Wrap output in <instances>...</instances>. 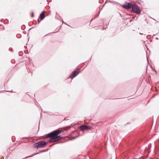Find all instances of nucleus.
Returning a JSON list of instances; mask_svg holds the SVG:
<instances>
[{"mask_svg": "<svg viewBox=\"0 0 159 159\" xmlns=\"http://www.w3.org/2000/svg\"><path fill=\"white\" fill-rule=\"evenodd\" d=\"M133 4L130 2L127 3L125 5H124L123 7L124 8L126 9H129L132 8Z\"/></svg>", "mask_w": 159, "mask_h": 159, "instance_id": "39448f33", "label": "nucleus"}, {"mask_svg": "<svg viewBox=\"0 0 159 159\" xmlns=\"http://www.w3.org/2000/svg\"><path fill=\"white\" fill-rule=\"evenodd\" d=\"M45 13L44 11L42 12L40 15V17L41 18V20H43L44 18L45 17Z\"/></svg>", "mask_w": 159, "mask_h": 159, "instance_id": "0eeeda50", "label": "nucleus"}, {"mask_svg": "<svg viewBox=\"0 0 159 159\" xmlns=\"http://www.w3.org/2000/svg\"><path fill=\"white\" fill-rule=\"evenodd\" d=\"M80 70L78 69V70H75L71 73V75L70 76V78L73 79L80 72Z\"/></svg>", "mask_w": 159, "mask_h": 159, "instance_id": "20e7f679", "label": "nucleus"}, {"mask_svg": "<svg viewBox=\"0 0 159 159\" xmlns=\"http://www.w3.org/2000/svg\"><path fill=\"white\" fill-rule=\"evenodd\" d=\"M132 12L136 13L137 14H139L141 13V10L139 7L136 4H133L132 7Z\"/></svg>", "mask_w": 159, "mask_h": 159, "instance_id": "f03ea898", "label": "nucleus"}, {"mask_svg": "<svg viewBox=\"0 0 159 159\" xmlns=\"http://www.w3.org/2000/svg\"><path fill=\"white\" fill-rule=\"evenodd\" d=\"M92 129V127H90V126L88 127V128H87V130H88L89 129Z\"/></svg>", "mask_w": 159, "mask_h": 159, "instance_id": "1a4fd4ad", "label": "nucleus"}, {"mask_svg": "<svg viewBox=\"0 0 159 159\" xmlns=\"http://www.w3.org/2000/svg\"><path fill=\"white\" fill-rule=\"evenodd\" d=\"M139 34H141V33H140Z\"/></svg>", "mask_w": 159, "mask_h": 159, "instance_id": "9b49d317", "label": "nucleus"}, {"mask_svg": "<svg viewBox=\"0 0 159 159\" xmlns=\"http://www.w3.org/2000/svg\"><path fill=\"white\" fill-rule=\"evenodd\" d=\"M1 92L0 91V93Z\"/></svg>", "mask_w": 159, "mask_h": 159, "instance_id": "2eb2a0df", "label": "nucleus"}, {"mask_svg": "<svg viewBox=\"0 0 159 159\" xmlns=\"http://www.w3.org/2000/svg\"><path fill=\"white\" fill-rule=\"evenodd\" d=\"M137 159L135 158V159Z\"/></svg>", "mask_w": 159, "mask_h": 159, "instance_id": "4468645a", "label": "nucleus"}, {"mask_svg": "<svg viewBox=\"0 0 159 159\" xmlns=\"http://www.w3.org/2000/svg\"><path fill=\"white\" fill-rule=\"evenodd\" d=\"M147 61H148V58H147Z\"/></svg>", "mask_w": 159, "mask_h": 159, "instance_id": "ddd939ff", "label": "nucleus"}, {"mask_svg": "<svg viewBox=\"0 0 159 159\" xmlns=\"http://www.w3.org/2000/svg\"><path fill=\"white\" fill-rule=\"evenodd\" d=\"M61 132V130L57 129L50 133L47 134L45 138H51V139L49 140V142L50 143L57 142L62 139L61 135H58V134H60Z\"/></svg>", "mask_w": 159, "mask_h": 159, "instance_id": "f257e3e1", "label": "nucleus"}, {"mask_svg": "<svg viewBox=\"0 0 159 159\" xmlns=\"http://www.w3.org/2000/svg\"><path fill=\"white\" fill-rule=\"evenodd\" d=\"M78 137V136H75L73 137L72 138V139H75Z\"/></svg>", "mask_w": 159, "mask_h": 159, "instance_id": "6e6552de", "label": "nucleus"}, {"mask_svg": "<svg viewBox=\"0 0 159 159\" xmlns=\"http://www.w3.org/2000/svg\"><path fill=\"white\" fill-rule=\"evenodd\" d=\"M156 39H158V38H157Z\"/></svg>", "mask_w": 159, "mask_h": 159, "instance_id": "f8f14e48", "label": "nucleus"}, {"mask_svg": "<svg viewBox=\"0 0 159 159\" xmlns=\"http://www.w3.org/2000/svg\"><path fill=\"white\" fill-rule=\"evenodd\" d=\"M88 128V126L84 125H81L80 127V129L81 130L83 131L84 130H87Z\"/></svg>", "mask_w": 159, "mask_h": 159, "instance_id": "423d86ee", "label": "nucleus"}, {"mask_svg": "<svg viewBox=\"0 0 159 159\" xmlns=\"http://www.w3.org/2000/svg\"><path fill=\"white\" fill-rule=\"evenodd\" d=\"M34 16V13L32 12L31 13V17H33Z\"/></svg>", "mask_w": 159, "mask_h": 159, "instance_id": "9d476101", "label": "nucleus"}, {"mask_svg": "<svg viewBox=\"0 0 159 159\" xmlns=\"http://www.w3.org/2000/svg\"><path fill=\"white\" fill-rule=\"evenodd\" d=\"M47 142H45L40 141L35 143L34 144V146L36 148H44L46 145Z\"/></svg>", "mask_w": 159, "mask_h": 159, "instance_id": "7ed1b4c3", "label": "nucleus"}]
</instances>
